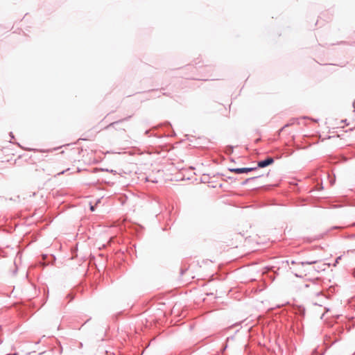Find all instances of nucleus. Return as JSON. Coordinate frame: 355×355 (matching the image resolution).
<instances>
[{
    "instance_id": "f257e3e1",
    "label": "nucleus",
    "mask_w": 355,
    "mask_h": 355,
    "mask_svg": "<svg viewBox=\"0 0 355 355\" xmlns=\"http://www.w3.org/2000/svg\"><path fill=\"white\" fill-rule=\"evenodd\" d=\"M257 168V167L232 168H229V171L236 174H241L255 171Z\"/></svg>"
},
{
    "instance_id": "f03ea898",
    "label": "nucleus",
    "mask_w": 355,
    "mask_h": 355,
    "mask_svg": "<svg viewBox=\"0 0 355 355\" xmlns=\"http://www.w3.org/2000/svg\"><path fill=\"white\" fill-rule=\"evenodd\" d=\"M274 162V158L272 157H267L263 160H260L257 163V168H265Z\"/></svg>"
},
{
    "instance_id": "7ed1b4c3",
    "label": "nucleus",
    "mask_w": 355,
    "mask_h": 355,
    "mask_svg": "<svg viewBox=\"0 0 355 355\" xmlns=\"http://www.w3.org/2000/svg\"><path fill=\"white\" fill-rule=\"evenodd\" d=\"M318 261L316 260H309V261H301V262H298V263H297L295 261H292L291 264H297L299 266H304L305 265H312V264L316 263Z\"/></svg>"
},
{
    "instance_id": "20e7f679",
    "label": "nucleus",
    "mask_w": 355,
    "mask_h": 355,
    "mask_svg": "<svg viewBox=\"0 0 355 355\" xmlns=\"http://www.w3.org/2000/svg\"><path fill=\"white\" fill-rule=\"evenodd\" d=\"M131 116H128V117H125L122 119H120L119 121H114V122H112L111 123H110L107 126L105 127V129H109L111 127H114L115 128V125H117L118 123H121L123 121H128Z\"/></svg>"
},
{
    "instance_id": "39448f33",
    "label": "nucleus",
    "mask_w": 355,
    "mask_h": 355,
    "mask_svg": "<svg viewBox=\"0 0 355 355\" xmlns=\"http://www.w3.org/2000/svg\"><path fill=\"white\" fill-rule=\"evenodd\" d=\"M260 176H255V177H252V178H247L243 182V184H247L249 181H251V180H255L258 178H259Z\"/></svg>"
},
{
    "instance_id": "423d86ee",
    "label": "nucleus",
    "mask_w": 355,
    "mask_h": 355,
    "mask_svg": "<svg viewBox=\"0 0 355 355\" xmlns=\"http://www.w3.org/2000/svg\"><path fill=\"white\" fill-rule=\"evenodd\" d=\"M341 259V256H339L336 259V263H338L339 262V261Z\"/></svg>"
},
{
    "instance_id": "0eeeda50",
    "label": "nucleus",
    "mask_w": 355,
    "mask_h": 355,
    "mask_svg": "<svg viewBox=\"0 0 355 355\" xmlns=\"http://www.w3.org/2000/svg\"><path fill=\"white\" fill-rule=\"evenodd\" d=\"M67 297L70 298V299H69V302H70V301H71V300L73 299V296H71V295H70V294H68Z\"/></svg>"
},
{
    "instance_id": "6e6552de",
    "label": "nucleus",
    "mask_w": 355,
    "mask_h": 355,
    "mask_svg": "<svg viewBox=\"0 0 355 355\" xmlns=\"http://www.w3.org/2000/svg\"><path fill=\"white\" fill-rule=\"evenodd\" d=\"M90 209H91L92 211H94V207L93 205H91Z\"/></svg>"
},
{
    "instance_id": "1a4fd4ad",
    "label": "nucleus",
    "mask_w": 355,
    "mask_h": 355,
    "mask_svg": "<svg viewBox=\"0 0 355 355\" xmlns=\"http://www.w3.org/2000/svg\"><path fill=\"white\" fill-rule=\"evenodd\" d=\"M289 125V124H286L284 127H282V128L281 129V131L284 129L285 128L288 127Z\"/></svg>"
},
{
    "instance_id": "9d476101",
    "label": "nucleus",
    "mask_w": 355,
    "mask_h": 355,
    "mask_svg": "<svg viewBox=\"0 0 355 355\" xmlns=\"http://www.w3.org/2000/svg\"><path fill=\"white\" fill-rule=\"evenodd\" d=\"M10 137L12 139H13V138H14V135H13V134H12V132H10Z\"/></svg>"
},
{
    "instance_id": "9b49d317",
    "label": "nucleus",
    "mask_w": 355,
    "mask_h": 355,
    "mask_svg": "<svg viewBox=\"0 0 355 355\" xmlns=\"http://www.w3.org/2000/svg\"><path fill=\"white\" fill-rule=\"evenodd\" d=\"M6 355H19L18 353L8 354Z\"/></svg>"
},
{
    "instance_id": "f8f14e48",
    "label": "nucleus",
    "mask_w": 355,
    "mask_h": 355,
    "mask_svg": "<svg viewBox=\"0 0 355 355\" xmlns=\"http://www.w3.org/2000/svg\"><path fill=\"white\" fill-rule=\"evenodd\" d=\"M230 149H231V152H232V151H233V147L230 146Z\"/></svg>"
},
{
    "instance_id": "ddd939ff",
    "label": "nucleus",
    "mask_w": 355,
    "mask_h": 355,
    "mask_svg": "<svg viewBox=\"0 0 355 355\" xmlns=\"http://www.w3.org/2000/svg\"><path fill=\"white\" fill-rule=\"evenodd\" d=\"M353 274H354V277H355V268H354Z\"/></svg>"
}]
</instances>
